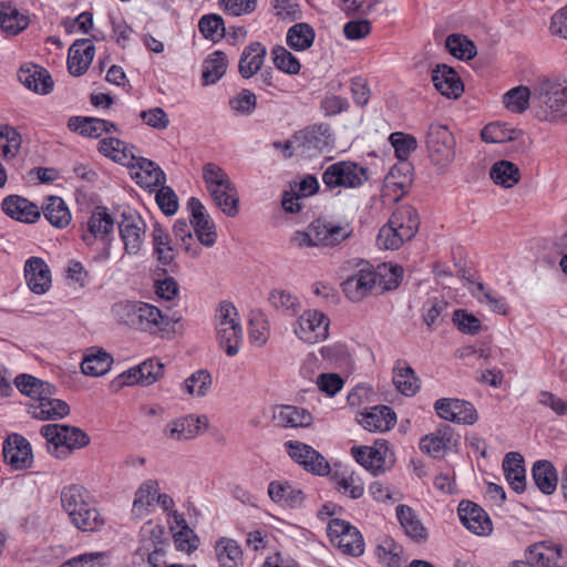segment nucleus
<instances>
[{
  "label": "nucleus",
  "instance_id": "5701e85b",
  "mask_svg": "<svg viewBox=\"0 0 567 567\" xmlns=\"http://www.w3.org/2000/svg\"><path fill=\"white\" fill-rule=\"evenodd\" d=\"M529 560L542 567H567V549L550 540L539 542L529 547Z\"/></svg>",
  "mask_w": 567,
  "mask_h": 567
},
{
  "label": "nucleus",
  "instance_id": "9b49d317",
  "mask_svg": "<svg viewBox=\"0 0 567 567\" xmlns=\"http://www.w3.org/2000/svg\"><path fill=\"white\" fill-rule=\"evenodd\" d=\"M117 228L123 244L121 260L128 256L141 254L146 238V223L136 212H124L117 221Z\"/></svg>",
  "mask_w": 567,
  "mask_h": 567
},
{
  "label": "nucleus",
  "instance_id": "4be33fe9",
  "mask_svg": "<svg viewBox=\"0 0 567 567\" xmlns=\"http://www.w3.org/2000/svg\"><path fill=\"white\" fill-rule=\"evenodd\" d=\"M24 279L29 289L37 295L45 293L52 284L51 270L41 257H30L24 262Z\"/></svg>",
  "mask_w": 567,
  "mask_h": 567
},
{
  "label": "nucleus",
  "instance_id": "0eeeda50",
  "mask_svg": "<svg viewBox=\"0 0 567 567\" xmlns=\"http://www.w3.org/2000/svg\"><path fill=\"white\" fill-rule=\"evenodd\" d=\"M215 320L219 346L227 355H236L243 340V328L236 307L228 301L220 302L216 309Z\"/></svg>",
  "mask_w": 567,
  "mask_h": 567
},
{
  "label": "nucleus",
  "instance_id": "423d86ee",
  "mask_svg": "<svg viewBox=\"0 0 567 567\" xmlns=\"http://www.w3.org/2000/svg\"><path fill=\"white\" fill-rule=\"evenodd\" d=\"M321 179L327 190L339 195L362 187L369 181V171L354 161H337L322 167Z\"/></svg>",
  "mask_w": 567,
  "mask_h": 567
},
{
  "label": "nucleus",
  "instance_id": "69168bd1",
  "mask_svg": "<svg viewBox=\"0 0 567 567\" xmlns=\"http://www.w3.org/2000/svg\"><path fill=\"white\" fill-rule=\"evenodd\" d=\"M445 48L460 60H471L476 55L475 44L462 34H450L445 40Z\"/></svg>",
  "mask_w": 567,
  "mask_h": 567
},
{
  "label": "nucleus",
  "instance_id": "bf43d9fd",
  "mask_svg": "<svg viewBox=\"0 0 567 567\" xmlns=\"http://www.w3.org/2000/svg\"><path fill=\"white\" fill-rule=\"evenodd\" d=\"M373 275L375 276V287L382 290H392L399 286L403 269L398 265L384 262L377 269L373 268Z\"/></svg>",
  "mask_w": 567,
  "mask_h": 567
},
{
  "label": "nucleus",
  "instance_id": "6ab92c4d",
  "mask_svg": "<svg viewBox=\"0 0 567 567\" xmlns=\"http://www.w3.org/2000/svg\"><path fill=\"white\" fill-rule=\"evenodd\" d=\"M190 213V224L200 244L210 247L216 243L217 234L215 224L207 214L205 206L196 197H190L187 203Z\"/></svg>",
  "mask_w": 567,
  "mask_h": 567
},
{
  "label": "nucleus",
  "instance_id": "aec40b11",
  "mask_svg": "<svg viewBox=\"0 0 567 567\" xmlns=\"http://www.w3.org/2000/svg\"><path fill=\"white\" fill-rule=\"evenodd\" d=\"M40 434L47 441L48 452L56 458H66L71 454V429L66 424H45Z\"/></svg>",
  "mask_w": 567,
  "mask_h": 567
},
{
  "label": "nucleus",
  "instance_id": "a19ab883",
  "mask_svg": "<svg viewBox=\"0 0 567 567\" xmlns=\"http://www.w3.org/2000/svg\"><path fill=\"white\" fill-rule=\"evenodd\" d=\"M13 382L17 389L22 394L29 396L31 401L38 400L41 395L56 393V388L53 384L31 374H19L14 378Z\"/></svg>",
  "mask_w": 567,
  "mask_h": 567
},
{
  "label": "nucleus",
  "instance_id": "f257e3e1",
  "mask_svg": "<svg viewBox=\"0 0 567 567\" xmlns=\"http://www.w3.org/2000/svg\"><path fill=\"white\" fill-rule=\"evenodd\" d=\"M111 313L117 323L154 336L169 332L177 321L158 307L143 301H117Z\"/></svg>",
  "mask_w": 567,
  "mask_h": 567
},
{
  "label": "nucleus",
  "instance_id": "412c9836",
  "mask_svg": "<svg viewBox=\"0 0 567 567\" xmlns=\"http://www.w3.org/2000/svg\"><path fill=\"white\" fill-rule=\"evenodd\" d=\"M458 517L470 532L478 536L488 535L492 529V522L485 511L477 504L470 501H462L457 508Z\"/></svg>",
  "mask_w": 567,
  "mask_h": 567
},
{
  "label": "nucleus",
  "instance_id": "e2e57ef3",
  "mask_svg": "<svg viewBox=\"0 0 567 567\" xmlns=\"http://www.w3.org/2000/svg\"><path fill=\"white\" fill-rule=\"evenodd\" d=\"M20 133L9 125L0 126V156L4 159L14 158L21 148Z\"/></svg>",
  "mask_w": 567,
  "mask_h": 567
},
{
  "label": "nucleus",
  "instance_id": "393cba45",
  "mask_svg": "<svg viewBox=\"0 0 567 567\" xmlns=\"http://www.w3.org/2000/svg\"><path fill=\"white\" fill-rule=\"evenodd\" d=\"M3 456L12 468H28L32 463L30 443L23 436L13 434L3 444Z\"/></svg>",
  "mask_w": 567,
  "mask_h": 567
},
{
  "label": "nucleus",
  "instance_id": "774afa93",
  "mask_svg": "<svg viewBox=\"0 0 567 567\" xmlns=\"http://www.w3.org/2000/svg\"><path fill=\"white\" fill-rule=\"evenodd\" d=\"M140 542L138 550H150L156 545H166L164 542V528L152 520L146 522L141 527Z\"/></svg>",
  "mask_w": 567,
  "mask_h": 567
},
{
  "label": "nucleus",
  "instance_id": "4468645a",
  "mask_svg": "<svg viewBox=\"0 0 567 567\" xmlns=\"http://www.w3.org/2000/svg\"><path fill=\"white\" fill-rule=\"evenodd\" d=\"M208 425L206 415L187 414L166 423L163 435L174 442H186L203 434Z\"/></svg>",
  "mask_w": 567,
  "mask_h": 567
},
{
  "label": "nucleus",
  "instance_id": "5fc2aeb1",
  "mask_svg": "<svg viewBox=\"0 0 567 567\" xmlns=\"http://www.w3.org/2000/svg\"><path fill=\"white\" fill-rule=\"evenodd\" d=\"M73 66H76L73 70V75L79 76L84 74L91 65L95 48L90 39H81L73 41Z\"/></svg>",
  "mask_w": 567,
  "mask_h": 567
},
{
  "label": "nucleus",
  "instance_id": "a18cd8bd",
  "mask_svg": "<svg viewBox=\"0 0 567 567\" xmlns=\"http://www.w3.org/2000/svg\"><path fill=\"white\" fill-rule=\"evenodd\" d=\"M375 555L379 563L385 567H402L406 561L403 547L391 537H383L379 542Z\"/></svg>",
  "mask_w": 567,
  "mask_h": 567
},
{
  "label": "nucleus",
  "instance_id": "680f3d73",
  "mask_svg": "<svg viewBox=\"0 0 567 567\" xmlns=\"http://www.w3.org/2000/svg\"><path fill=\"white\" fill-rule=\"evenodd\" d=\"M393 383L404 395L412 396L420 389V381L409 365L396 367L393 372Z\"/></svg>",
  "mask_w": 567,
  "mask_h": 567
},
{
  "label": "nucleus",
  "instance_id": "2eb2a0df",
  "mask_svg": "<svg viewBox=\"0 0 567 567\" xmlns=\"http://www.w3.org/2000/svg\"><path fill=\"white\" fill-rule=\"evenodd\" d=\"M355 267V272L341 284L343 293L353 302L361 301L377 288L372 265L369 261L359 260Z\"/></svg>",
  "mask_w": 567,
  "mask_h": 567
},
{
  "label": "nucleus",
  "instance_id": "cd10ccee",
  "mask_svg": "<svg viewBox=\"0 0 567 567\" xmlns=\"http://www.w3.org/2000/svg\"><path fill=\"white\" fill-rule=\"evenodd\" d=\"M1 208L6 215L22 223H35L41 216L35 204L19 195L4 197Z\"/></svg>",
  "mask_w": 567,
  "mask_h": 567
},
{
  "label": "nucleus",
  "instance_id": "f704fd0d",
  "mask_svg": "<svg viewBox=\"0 0 567 567\" xmlns=\"http://www.w3.org/2000/svg\"><path fill=\"white\" fill-rule=\"evenodd\" d=\"M268 495L272 502L285 507H298L303 503L301 489L287 481H272L268 485Z\"/></svg>",
  "mask_w": 567,
  "mask_h": 567
},
{
  "label": "nucleus",
  "instance_id": "09e8293b",
  "mask_svg": "<svg viewBox=\"0 0 567 567\" xmlns=\"http://www.w3.org/2000/svg\"><path fill=\"white\" fill-rule=\"evenodd\" d=\"M268 300L277 311L288 317H295L301 310L299 298L286 289L271 290Z\"/></svg>",
  "mask_w": 567,
  "mask_h": 567
},
{
  "label": "nucleus",
  "instance_id": "0e129e2a",
  "mask_svg": "<svg viewBox=\"0 0 567 567\" xmlns=\"http://www.w3.org/2000/svg\"><path fill=\"white\" fill-rule=\"evenodd\" d=\"M271 61L277 70L289 75L298 74L301 69L299 60L282 45L272 48Z\"/></svg>",
  "mask_w": 567,
  "mask_h": 567
},
{
  "label": "nucleus",
  "instance_id": "052dcab7",
  "mask_svg": "<svg viewBox=\"0 0 567 567\" xmlns=\"http://www.w3.org/2000/svg\"><path fill=\"white\" fill-rule=\"evenodd\" d=\"M519 131L515 130L507 123H489L481 133L483 141L487 143H506L518 137Z\"/></svg>",
  "mask_w": 567,
  "mask_h": 567
},
{
  "label": "nucleus",
  "instance_id": "f03ea898",
  "mask_svg": "<svg viewBox=\"0 0 567 567\" xmlns=\"http://www.w3.org/2000/svg\"><path fill=\"white\" fill-rule=\"evenodd\" d=\"M117 221L106 206L96 205L83 226L82 241L87 247L102 245L101 251L94 257L99 262H106L111 258V248L115 241V226Z\"/></svg>",
  "mask_w": 567,
  "mask_h": 567
},
{
  "label": "nucleus",
  "instance_id": "1a4fd4ad",
  "mask_svg": "<svg viewBox=\"0 0 567 567\" xmlns=\"http://www.w3.org/2000/svg\"><path fill=\"white\" fill-rule=\"evenodd\" d=\"M426 147L431 162L440 171H446L455 159V138L445 125H430Z\"/></svg>",
  "mask_w": 567,
  "mask_h": 567
},
{
  "label": "nucleus",
  "instance_id": "9d476101",
  "mask_svg": "<svg viewBox=\"0 0 567 567\" xmlns=\"http://www.w3.org/2000/svg\"><path fill=\"white\" fill-rule=\"evenodd\" d=\"M329 326L330 319L322 311L307 309L293 322L292 331L301 342L316 344L328 338Z\"/></svg>",
  "mask_w": 567,
  "mask_h": 567
},
{
  "label": "nucleus",
  "instance_id": "338daca9",
  "mask_svg": "<svg viewBox=\"0 0 567 567\" xmlns=\"http://www.w3.org/2000/svg\"><path fill=\"white\" fill-rule=\"evenodd\" d=\"M212 375L206 370L192 373L183 383L184 390L193 396H204L212 386Z\"/></svg>",
  "mask_w": 567,
  "mask_h": 567
},
{
  "label": "nucleus",
  "instance_id": "a878e982",
  "mask_svg": "<svg viewBox=\"0 0 567 567\" xmlns=\"http://www.w3.org/2000/svg\"><path fill=\"white\" fill-rule=\"evenodd\" d=\"M458 445V439L454 436L449 426L425 435L420 441V450L431 457L441 458L447 451Z\"/></svg>",
  "mask_w": 567,
  "mask_h": 567
},
{
  "label": "nucleus",
  "instance_id": "603ef678",
  "mask_svg": "<svg viewBox=\"0 0 567 567\" xmlns=\"http://www.w3.org/2000/svg\"><path fill=\"white\" fill-rule=\"evenodd\" d=\"M315 30L308 23H296L287 31V44L295 51L309 49L315 41Z\"/></svg>",
  "mask_w": 567,
  "mask_h": 567
},
{
  "label": "nucleus",
  "instance_id": "3c124183",
  "mask_svg": "<svg viewBox=\"0 0 567 567\" xmlns=\"http://www.w3.org/2000/svg\"><path fill=\"white\" fill-rule=\"evenodd\" d=\"M154 255L164 265H169L175 258V251L171 245V238L166 229L156 224L152 230Z\"/></svg>",
  "mask_w": 567,
  "mask_h": 567
},
{
  "label": "nucleus",
  "instance_id": "13d9d810",
  "mask_svg": "<svg viewBox=\"0 0 567 567\" xmlns=\"http://www.w3.org/2000/svg\"><path fill=\"white\" fill-rule=\"evenodd\" d=\"M73 127L82 136L100 137L104 132L115 130V125L109 121L96 117H75L73 118Z\"/></svg>",
  "mask_w": 567,
  "mask_h": 567
},
{
  "label": "nucleus",
  "instance_id": "7ed1b4c3",
  "mask_svg": "<svg viewBox=\"0 0 567 567\" xmlns=\"http://www.w3.org/2000/svg\"><path fill=\"white\" fill-rule=\"evenodd\" d=\"M419 225L416 209L411 205H401L392 213L389 221L380 228L377 245L382 249H399L415 236Z\"/></svg>",
  "mask_w": 567,
  "mask_h": 567
},
{
  "label": "nucleus",
  "instance_id": "f3484780",
  "mask_svg": "<svg viewBox=\"0 0 567 567\" xmlns=\"http://www.w3.org/2000/svg\"><path fill=\"white\" fill-rule=\"evenodd\" d=\"M311 229L320 247L339 246L353 234V227L349 221L317 219L311 223Z\"/></svg>",
  "mask_w": 567,
  "mask_h": 567
},
{
  "label": "nucleus",
  "instance_id": "f8f14e48",
  "mask_svg": "<svg viewBox=\"0 0 567 567\" xmlns=\"http://www.w3.org/2000/svg\"><path fill=\"white\" fill-rule=\"evenodd\" d=\"M330 542L343 554L353 557L361 556L364 551V540L360 532L348 522L333 518L327 527Z\"/></svg>",
  "mask_w": 567,
  "mask_h": 567
},
{
  "label": "nucleus",
  "instance_id": "c03bdc74",
  "mask_svg": "<svg viewBox=\"0 0 567 567\" xmlns=\"http://www.w3.org/2000/svg\"><path fill=\"white\" fill-rule=\"evenodd\" d=\"M533 480L536 486L546 495H550L557 487L558 476L555 467L549 461L539 460L532 468Z\"/></svg>",
  "mask_w": 567,
  "mask_h": 567
},
{
  "label": "nucleus",
  "instance_id": "b1692460",
  "mask_svg": "<svg viewBox=\"0 0 567 567\" xmlns=\"http://www.w3.org/2000/svg\"><path fill=\"white\" fill-rule=\"evenodd\" d=\"M55 394L41 395L38 400L31 401L28 412L32 417L45 421L61 419L69 414V404L54 396Z\"/></svg>",
  "mask_w": 567,
  "mask_h": 567
},
{
  "label": "nucleus",
  "instance_id": "4c0bfd02",
  "mask_svg": "<svg viewBox=\"0 0 567 567\" xmlns=\"http://www.w3.org/2000/svg\"><path fill=\"white\" fill-rule=\"evenodd\" d=\"M134 167L133 177L141 187L153 189L164 184L165 174L154 162L136 157Z\"/></svg>",
  "mask_w": 567,
  "mask_h": 567
},
{
  "label": "nucleus",
  "instance_id": "6e6d98bb",
  "mask_svg": "<svg viewBox=\"0 0 567 567\" xmlns=\"http://www.w3.org/2000/svg\"><path fill=\"white\" fill-rule=\"evenodd\" d=\"M495 184L511 188L519 182L520 173L516 164L508 161L496 162L489 172Z\"/></svg>",
  "mask_w": 567,
  "mask_h": 567
},
{
  "label": "nucleus",
  "instance_id": "49530a36",
  "mask_svg": "<svg viewBox=\"0 0 567 567\" xmlns=\"http://www.w3.org/2000/svg\"><path fill=\"white\" fill-rule=\"evenodd\" d=\"M228 60L224 52L214 51L203 62V83L215 84L226 73Z\"/></svg>",
  "mask_w": 567,
  "mask_h": 567
},
{
  "label": "nucleus",
  "instance_id": "c9c22d12",
  "mask_svg": "<svg viewBox=\"0 0 567 567\" xmlns=\"http://www.w3.org/2000/svg\"><path fill=\"white\" fill-rule=\"evenodd\" d=\"M133 150V146L115 137L103 138L99 142V151L104 156L124 166H135L136 156Z\"/></svg>",
  "mask_w": 567,
  "mask_h": 567
},
{
  "label": "nucleus",
  "instance_id": "79ce46f5",
  "mask_svg": "<svg viewBox=\"0 0 567 567\" xmlns=\"http://www.w3.org/2000/svg\"><path fill=\"white\" fill-rule=\"evenodd\" d=\"M113 364V358L103 349L92 348L85 354L81 363L83 374L101 377L107 373Z\"/></svg>",
  "mask_w": 567,
  "mask_h": 567
},
{
  "label": "nucleus",
  "instance_id": "20e7f679",
  "mask_svg": "<svg viewBox=\"0 0 567 567\" xmlns=\"http://www.w3.org/2000/svg\"><path fill=\"white\" fill-rule=\"evenodd\" d=\"M203 179L215 205L228 217L237 216L238 192L225 169L215 163H207L203 167Z\"/></svg>",
  "mask_w": 567,
  "mask_h": 567
},
{
  "label": "nucleus",
  "instance_id": "de8ad7c7",
  "mask_svg": "<svg viewBox=\"0 0 567 567\" xmlns=\"http://www.w3.org/2000/svg\"><path fill=\"white\" fill-rule=\"evenodd\" d=\"M47 220L54 227L62 228L69 225L71 214L65 202L58 196H50L42 206Z\"/></svg>",
  "mask_w": 567,
  "mask_h": 567
},
{
  "label": "nucleus",
  "instance_id": "e433bc0d",
  "mask_svg": "<svg viewBox=\"0 0 567 567\" xmlns=\"http://www.w3.org/2000/svg\"><path fill=\"white\" fill-rule=\"evenodd\" d=\"M28 16L21 13L10 0H0V28L10 35H16L29 25Z\"/></svg>",
  "mask_w": 567,
  "mask_h": 567
},
{
  "label": "nucleus",
  "instance_id": "dca6fc26",
  "mask_svg": "<svg viewBox=\"0 0 567 567\" xmlns=\"http://www.w3.org/2000/svg\"><path fill=\"white\" fill-rule=\"evenodd\" d=\"M285 450L288 455L306 471L319 476L329 474V462L312 446L299 441H287L285 443Z\"/></svg>",
  "mask_w": 567,
  "mask_h": 567
},
{
  "label": "nucleus",
  "instance_id": "39448f33",
  "mask_svg": "<svg viewBox=\"0 0 567 567\" xmlns=\"http://www.w3.org/2000/svg\"><path fill=\"white\" fill-rule=\"evenodd\" d=\"M533 105L542 121L555 122L567 115V85L544 79L533 86Z\"/></svg>",
  "mask_w": 567,
  "mask_h": 567
},
{
  "label": "nucleus",
  "instance_id": "7c9ffc66",
  "mask_svg": "<svg viewBox=\"0 0 567 567\" xmlns=\"http://www.w3.org/2000/svg\"><path fill=\"white\" fill-rule=\"evenodd\" d=\"M267 55L266 47L256 41L246 45L241 52L238 71L244 79H250L256 75L264 65Z\"/></svg>",
  "mask_w": 567,
  "mask_h": 567
},
{
  "label": "nucleus",
  "instance_id": "8fccbe9b",
  "mask_svg": "<svg viewBox=\"0 0 567 567\" xmlns=\"http://www.w3.org/2000/svg\"><path fill=\"white\" fill-rule=\"evenodd\" d=\"M502 101L507 111L522 114L533 102V89L525 85L513 87L503 95Z\"/></svg>",
  "mask_w": 567,
  "mask_h": 567
},
{
  "label": "nucleus",
  "instance_id": "4d7b16f0",
  "mask_svg": "<svg viewBox=\"0 0 567 567\" xmlns=\"http://www.w3.org/2000/svg\"><path fill=\"white\" fill-rule=\"evenodd\" d=\"M474 298L482 305L488 307L492 312L506 316L508 306L506 299L496 295L491 289L486 288L482 282H477L472 290Z\"/></svg>",
  "mask_w": 567,
  "mask_h": 567
},
{
  "label": "nucleus",
  "instance_id": "a211bd4d",
  "mask_svg": "<svg viewBox=\"0 0 567 567\" xmlns=\"http://www.w3.org/2000/svg\"><path fill=\"white\" fill-rule=\"evenodd\" d=\"M434 410L440 417L458 424L472 425L478 419L474 405L458 399H440L434 403Z\"/></svg>",
  "mask_w": 567,
  "mask_h": 567
},
{
  "label": "nucleus",
  "instance_id": "58836bf2",
  "mask_svg": "<svg viewBox=\"0 0 567 567\" xmlns=\"http://www.w3.org/2000/svg\"><path fill=\"white\" fill-rule=\"evenodd\" d=\"M332 480L337 491L352 499H358L364 494V482L354 471H336Z\"/></svg>",
  "mask_w": 567,
  "mask_h": 567
},
{
  "label": "nucleus",
  "instance_id": "ddd939ff",
  "mask_svg": "<svg viewBox=\"0 0 567 567\" xmlns=\"http://www.w3.org/2000/svg\"><path fill=\"white\" fill-rule=\"evenodd\" d=\"M295 151L301 156L313 157L330 147L331 135L328 125L319 124L293 135Z\"/></svg>",
  "mask_w": 567,
  "mask_h": 567
},
{
  "label": "nucleus",
  "instance_id": "ea45409f",
  "mask_svg": "<svg viewBox=\"0 0 567 567\" xmlns=\"http://www.w3.org/2000/svg\"><path fill=\"white\" fill-rule=\"evenodd\" d=\"M274 419L282 427H307L312 423V415L303 408L282 405L274 414Z\"/></svg>",
  "mask_w": 567,
  "mask_h": 567
},
{
  "label": "nucleus",
  "instance_id": "2f4dec72",
  "mask_svg": "<svg viewBox=\"0 0 567 567\" xmlns=\"http://www.w3.org/2000/svg\"><path fill=\"white\" fill-rule=\"evenodd\" d=\"M386 452L388 447L383 443L352 449L355 461L374 475L385 471Z\"/></svg>",
  "mask_w": 567,
  "mask_h": 567
},
{
  "label": "nucleus",
  "instance_id": "864d4df0",
  "mask_svg": "<svg viewBox=\"0 0 567 567\" xmlns=\"http://www.w3.org/2000/svg\"><path fill=\"white\" fill-rule=\"evenodd\" d=\"M396 517L408 536L415 540H423L426 538V529L411 507L406 505H399L396 507Z\"/></svg>",
  "mask_w": 567,
  "mask_h": 567
},
{
  "label": "nucleus",
  "instance_id": "c756f323",
  "mask_svg": "<svg viewBox=\"0 0 567 567\" xmlns=\"http://www.w3.org/2000/svg\"><path fill=\"white\" fill-rule=\"evenodd\" d=\"M19 81L29 90L47 94L53 87V81L48 71L37 64H24L18 71Z\"/></svg>",
  "mask_w": 567,
  "mask_h": 567
},
{
  "label": "nucleus",
  "instance_id": "6e6552de",
  "mask_svg": "<svg viewBox=\"0 0 567 567\" xmlns=\"http://www.w3.org/2000/svg\"><path fill=\"white\" fill-rule=\"evenodd\" d=\"M105 520L92 495L83 486L73 485V526L83 533L100 532Z\"/></svg>",
  "mask_w": 567,
  "mask_h": 567
},
{
  "label": "nucleus",
  "instance_id": "72a5a7b5",
  "mask_svg": "<svg viewBox=\"0 0 567 567\" xmlns=\"http://www.w3.org/2000/svg\"><path fill=\"white\" fill-rule=\"evenodd\" d=\"M505 478L516 493H523L526 487V471L524 457L517 452L505 455L502 464Z\"/></svg>",
  "mask_w": 567,
  "mask_h": 567
},
{
  "label": "nucleus",
  "instance_id": "bb28decb",
  "mask_svg": "<svg viewBox=\"0 0 567 567\" xmlns=\"http://www.w3.org/2000/svg\"><path fill=\"white\" fill-rule=\"evenodd\" d=\"M432 82L435 89L444 96L457 99L464 91L458 74L446 64H437L432 71Z\"/></svg>",
  "mask_w": 567,
  "mask_h": 567
},
{
  "label": "nucleus",
  "instance_id": "473e14b6",
  "mask_svg": "<svg viewBox=\"0 0 567 567\" xmlns=\"http://www.w3.org/2000/svg\"><path fill=\"white\" fill-rule=\"evenodd\" d=\"M159 486L157 481L147 480L140 485L134 495L132 505L133 517L141 519L147 516L156 504Z\"/></svg>",
  "mask_w": 567,
  "mask_h": 567
},
{
  "label": "nucleus",
  "instance_id": "c85d7f7f",
  "mask_svg": "<svg viewBox=\"0 0 567 567\" xmlns=\"http://www.w3.org/2000/svg\"><path fill=\"white\" fill-rule=\"evenodd\" d=\"M358 421L370 432H385L394 426L396 417L390 406L377 405L362 412Z\"/></svg>",
  "mask_w": 567,
  "mask_h": 567
},
{
  "label": "nucleus",
  "instance_id": "37998d69",
  "mask_svg": "<svg viewBox=\"0 0 567 567\" xmlns=\"http://www.w3.org/2000/svg\"><path fill=\"white\" fill-rule=\"evenodd\" d=\"M215 553L220 567H243L241 547L235 539L221 537L215 544Z\"/></svg>",
  "mask_w": 567,
  "mask_h": 567
}]
</instances>
